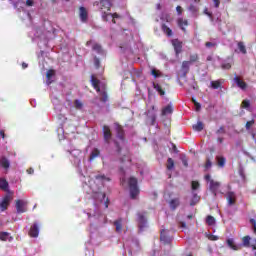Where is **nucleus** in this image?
Returning <instances> with one entry per match:
<instances>
[{
  "label": "nucleus",
  "mask_w": 256,
  "mask_h": 256,
  "mask_svg": "<svg viewBox=\"0 0 256 256\" xmlns=\"http://www.w3.org/2000/svg\"><path fill=\"white\" fill-rule=\"evenodd\" d=\"M128 187L130 189V197L131 199H137V195H139V186L138 180L135 177H130L128 179Z\"/></svg>",
  "instance_id": "1"
},
{
  "label": "nucleus",
  "mask_w": 256,
  "mask_h": 256,
  "mask_svg": "<svg viewBox=\"0 0 256 256\" xmlns=\"http://www.w3.org/2000/svg\"><path fill=\"white\" fill-rule=\"evenodd\" d=\"M205 181H209V189L212 193V195H214V197H217V191H219V188L221 187V182H217L213 179H211V175L210 174H206L204 176Z\"/></svg>",
  "instance_id": "2"
},
{
  "label": "nucleus",
  "mask_w": 256,
  "mask_h": 256,
  "mask_svg": "<svg viewBox=\"0 0 256 256\" xmlns=\"http://www.w3.org/2000/svg\"><path fill=\"white\" fill-rule=\"evenodd\" d=\"M172 46L176 53V57H179V55H181V53H183V42H181L179 39H173Z\"/></svg>",
  "instance_id": "3"
},
{
  "label": "nucleus",
  "mask_w": 256,
  "mask_h": 256,
  "mask_svg": "<svg viewBox=\"0 0 256 256\" xmlns=\"http://www.w3.org/2000/svg\"><path fill=\"white\" fill-rule=\"evenodd\" d=\"M39 227H41V224H39V222H34L31 225L30 230L28 232L29 237H32V238L39 237Z\"/></svg>",
  "instance_id": "4"
},
{
  "label": "nucleus",
  "mask_w": 256,
  "mask_h": 256,
  "mask_svg": "<svg viewBox=\"0 0 256 256\" xmlns=\"http://www.w3.org/2000/svg\"><path fill=\"white\" fill-rule=\"evenodd\" d=\"M102 131L105 143H110L111 137H113V134L111 133V128L108 125H104Z\"/></svg>",
  "instance_id": "5"
},
{
  "label": "nucleus",
  "mask_w": 256,
  "mask_h": 256,
  "mask_svg": "<svg viewBox=\"0 0 256 256\" xmlns=\"http://www.w3.org/2000/svg\"><path fill=\"white\" fill-rule=\"evenodd\" d=\"M254 241H255V244H251V236H244V237L242 238L243 246H244V247H247V248L251 247V249H252L253 251L256 250V239H255ZM254 256H256V251H255V253H254Z\"/></svg>",
  "instance_id": "6"
},
{
  "label": "nucleus",
  "mask_w": 256,
  "mask_h": 256,
  "mask_svg": "<svg viewBox=\"0 0 256 256\" xmlns=\"http://www.w3.org/2000/svg\"><path fill=\"white\" fill-rule=\"evenodd\" d=\"M16 211L17 213H26L27 212V202L23 200H16Z\"/></svg>",
  "instance_id": "7"
},
{
  "label": "nucleus",
  "mask_w": 256,
  "mask_h": 256,
  "mask_svg": "<svg viewBox=\"0 0 256 256\" xmlns=\"http://www.w3.org/2000/svg\"><path fill=\"white\" fill-rule=\"evenodd\" d=\"M177 25L181 29V31H183V33H187V27H189V20L183 19V18H178Z\"/></svg>",
  "instance_id": "8"
},
{
  "label": "nucleus",
  "mask_w": 256,
  "mask_h": 256,
  "mask_svg": "<svg viewBox=\"0 0 256 256\" xmlns=\"http://www.w3.org/2000/svg\"><path fill=\"white\" fill-rule=\"evenodd\" d=\"M10 203H11V196L6 195V196L2 199V201H1V203H0V210H1V211H7V209H8V207H9Z\"/></svg>",
  "instance_id": "9"
},
{
  "label": "nucleus",
  "mask_w": 256,
  "mask_h": 256,
  "mask_svg": "<svg viewBox=\"0 0 256 256\" xmlns=\"http://www.w3.org/2000/svg\"><path fill=\"white\" fill-rule=\"evenodd\" d=\"M91 84L97 93H101V86H99L101 85V81L93 75L91 76Z\"/></svg>",
  "instance_id": "10"
},
{
  "label": "nucleus",
  "mask_w": 256,
  "mask_h": 256,
  "mask_svg": "<svg viewBox=\"0 0 256 256\" xmlns=\"http://www.w3.org/2000/svg\"><path fill=\"white\" fill-rule=\"evenodd\" d=\"M223 83L225 79H218L210 82L211 89H223Z\"/></svg>",
  "instance_id": "11"
},
{
  "label": "nucleus",
  "mask_w": 256,
  "mask_h": 256,
  "mask_svg": "<svg viewBox=\"0 0 256 256\" xmlns=\"http://www.w3.org/2000/svg\"><path fill=\"white\" fill-rule=\"evenodd\" d=\"M116 137L120 139V141H125V130L123 129V126H116Z\"/></svg>",
  "instance_id": "12"
},
{
  "label": "nucleus",
  "mask_w": 256,
  "mask_h": 256,
  "mask_svg": "<svg viewBox=\"0 0 256 256\" xmlns=\"http://www.w3.org/2000/svg\"><path fill=\"white\" fill-rule=\"evenodd\" d=\"M234 81H235L237 87H239V89H242V91H245V89H247V84L245 83V81L241 80L240 77L236 76L234 78Z\"/></svg>",
  "instance_id": "13"
},
{
  "label": "nucleus",
  "mask_w": 256,
  "mask_h": 256,
  "mask_svg": "<svg viewBox=\"0 0 256 256\" xmlns=\"http://www.w3.org/2000/svg\"><path fill=\"white\" fill-rule=\"evenodd\" d=\"M179 205H181V201L179 200V198H173L172 200L169 201L171 211H175V209H177Z\"/></svg>",
  "instance_id": "14"
},
{
  "label": "nucleus",
  "mask_w": 256,
  "mask_h": 256,
  "mask_svg": "<svg viewBox=\"0 0 256 256\" xmlns=\"http://www.w3.org/2000/svg\"><path fill=\"white\" fill-rule=\"evenodd\" d=\"M226 199L229 205H235V202H236L235 192H231V191L227 192Z\"/></svg>",
  "instance_id": "15"
},
{
  "label": "nucleus",
  "mask_w": 256,
  "mask_h": 256,
  "mask_svg": "<svg viewBox=\"0 0 256 256\" xmlns=\"http://www.w3.org/2000/svg\"><path fill=\"white\" fill-rule=\"evenodd\" d=\"M228 247H230V249H232L233 251H239V249H241L240 245H236L235 242L233 241V238H229L226 241Z\"/></svg>",
  "instance_id": "16"
},
{
  "label": "nucleus",
  "mask_w": 256,
  "mask_h": 256,
  "mask_svg": "<svg viewBox=\"0 0 256 256\" xmlns=\"http://www.w3.org/2000/svg\"><path fill=\"white\" fill-rule=\"evenodd\" d=\"M88 13L85 7H80V19L82 23H87Z\"/></svg>",
  "instance_id": "17"
},
{
  "label": "nucleus",
  "mask_w": 256,
  "mask_h": 256,
  "mask_svg": "<svg viewBox=\"0 0 256 256\" xmlns=\"http://www.w3.org/2000/svg\"><path fill=\"white\" fill-rule=\"evenodd\" d=\"M0 166L3 168V169H9V167H11V162H9V159H7V157L3 156L1 159H0Z\"/></svg>",
  "instance_id": "18"
},
{
  "label": "nucleus",
  "mask_w": 256,
  "mask_h": 256,
  "mask_svg": "<svg viewBox=\"0 0 256 256\" xmlns=\"http://www.w3.org/2000/svg\"><path fill=\"white\" fill-rule=\"evenodd\" d=\"M190 65H191V62H189V61H183L182 62L181 70L183 71V76L184 77H187V73H189Z\"/></svg>",
  "instance_id": "19"
},
{
  "label": "nucleus",
  "mask_w": 256,
  "mask_h": 256,
  "mask_svg": "<svg viewBox=\"0 0 256 256\" xmlns=\"http://www.w3.org/2000/svg\"><path fill=\"white\" fill-rule=\"evenodd\" d=\"M100 4L104 9H107V11H111V7H113L112 0H100Z\"/></svg>",
  "instance_id": "20"
},
{
  "label": "nucleus",
  "mask_w": 256,
  "mask_h": 256,
  "mask_svg": "<svg viewBox=\"0 0 256 256\" xmlns=\"http://www.w3.org/2000/svg\"><path fill=\"white\" fill-rule=\"evenodd\" d=\"M160 241L164 242V245H169V243H171V239L165 234V230H162L160 233Z\"/></svg>",
  "instance_id": "21"
},
{
  "label": "nucleus",
  "mask_w": 256,
  "mask_h": 256,
  "mask_svg": "<svg viewBox=\"0 0 256 256\" xmlns=\"http://www.w3.org/2000/svg\"><path fill=\"white\" fill-rule=\"evenodd\" d=\"M161 30L165 35H167V37H173V30H171L167 24H162Z\"/></svg>",
  "instance_id": "22"
},
{
  "label": "nucleus",
  "mask_w": 256,
  "mask_h": 256,
  "mask_svg": "<svg viewBox=\"0 0 256 256\" xmlns=\"http://www.w3.org/2000/svg\"><path fill=\"white\" fill-rule=\"evenodd\" d=\"M173 113V105L168 104L166 107L162 109V116L165 117V115H171Z\"/></svg>",
  "instance_id": "23"
},
{
  "label": "nucleus",
  "mask_w": 256,
  "mask_h": 256,
  "mask_svg": "<svg viewBox=\"0 0 256 256\" xmlns=\"http://www.w3.org/2000/svg\"><path fill=\"white\" fill-rule=\"evenodd\" d=\"M167 171H173L175 169V160L173 158H168L166 162Z\"/></svg>",
  "instance_id": "24"
},
{
  "label": "nucleus",
  "mask_w": 256,
  "mask_h": 256,
  "mask_svg": "<svg viewBox=\"0 0 256 256\" xmlns=\"http://www.w3.org/2000/svg\"><path fill=\"white\" fill-rule=\"evenodd\" d=\"M114 225L117 233H121V231H123V219L119 218L118 220L114 221Z\"/></svg>",
  "instance_id": "25"
},
{
  "label": "nucleus",
  "mask_w": 256,
  "mask_h": 256,
  "mask_svg": "<svg viewBox=\"0 0 256 256\" xmlns=\"http://www.w3.org/2000/svg\"><path fill=\"white\" fill-rule=\"evenodd\" d=\"M100 101L102 103H107V101H109V95L107 94V90H100Z\"/></svg>",
  "instance_id": "26"
},
{
  "label": "nucleus",
  "mask_w": 256,
  "mask_h": 256,
  "mask_svg": "<svg viewBox=\"0 0 256 256\" xmlns=\"http://www.w3.org/2000/svg\"><path fill=\"white\" fill-rule=\"evenodd\" d=\"M0 189L2 191H7V189H9V182H7V179L0 178Z\"/></svg>",
  "instance_id": "27"
},
{
  "label": "nucleus",
  "mask_w": 256,
  "mask_h": 256,
  "mask_svg": "<svg viewBox=\"0 0 256 256\" xmlns=\"http://www.w3.org/2000/svg\"><path fill=\"white\" fill-rule=\"evenodd\" d=\"M153 88L157 91V93H159V95L161 97H163V95H165V90H163V87H161V85L153 82Z\"/></svg>",
  "instance_id": "28"
},
{
  "label": "nucleus",
  "mask_w": 256,
  "mask_h": 256,
  "mask_svg": "<svg viewBox=\"0 0 256 256\" xmlns=\"http://www.w3.org/2000/svg\"><path fill=\"white\" fill-rule=\"evenodd\" d=\"M204 128H205V125L201 121H198L195 125H193L194 131L201 132L203 131Z\"/></svg>",
  "instance_id": "29"
},
{
  "label": "nucleus",
  "mask_w": 256,
  "mask_h": 256,
  "mask_svg": "<svg viewBox=\"0 0 256 256\" xmlns=\"http://www.w3.org/2000/svg\"><path fill=\"white\" fill-rule=\"evenodd\" d=\"M99 155H101V151H99V149L95 148L94 150H92L89 160L93 161V159L99 157Z\"/></svg>",
  "instance_id": "30"
},
{
  "label": "nucleus",
  "mask_w": 256,
  "mask_h": 256,
  "mask_svg": "<svg viewBox=\"0 0 256 256\" xmlns=\"http://www.w3.org/2000/svg\"><path fill=\"white\" fill-rule=\"evenodd\" d=\"M238 49L243 55H247V48L245 47V43L243 42H238Z\"/></svg>",
  "instance_id": "31"
},
{
  "label": "nucleus",
  "mask_w": 256,
  "mask_h": 256,
  "mask_svg": "<svg viewBox=\"0 0 256 256\" xmlns=\"http://www.w3.org/2000/svg\"><path fill=\"white\" fill-rule=\"evenodd\" d=\"M72 157H75L77 159L78 157H81V150L80 149H74L72 151H68Z\"/></svg>",
  "instance_id": "32"
},
{
  "label": "nucleus",
  "mask_w": 256,
  "mask_h": 256,
  "mask_svg": "<svg viewBox=\"0 0 256 256\" xmlns=\"http://www.w3.org/2000/svg\"><path fill=\"white\" fill-rule=\"evenodd\" d=\"M92 49L93 51H96V53H103V48L101 47V44H97L95 43L93 46H92Z\"/></svg>",
  "instance_id": "33"
},
{
  "label": "nucleus",
  "mask_w": 256,
  "mask_h": 256,
  "mask_svg": "<svg viewBox=\"0 0 256 256\" xmlns=\"http://www.w3.org/2000/svg\"><path fill=\"white\" fill-rule=\"evenodd\" d=\"M206 223H207V225L212 227V225H215V217H213L211 215L207 216Z\"/></svg>",
  "instance_id": "34"
},
{
  "label": "nucleus",
  "mask_w": 256,
  "mask_h": 256,
  "mask_svg": "<svg viewBox=\"0 0 256 256\" xmlns=\"http://www.w3.org/2000/svg\"><path fill=\"white\" fill-rule=\"evenodd\" d=\"M231 67H232V64H231V62H228V61H224L221 64V69H224L226 71H229V69H231Z\"/></svg>",
  "instance_id": "35"
},
{
  "label": "nucleus",
  "mask_w": 256,
  "mask_h": 256,
  "mask_svg": "<svg viewBox=\"0 0 256 256\" xmlns=\"http://www.w3.org/2000/svg\"><path fill=\"white\" fill-rule=\"evenodd\" d=\"M138 222L140 223V225H145V223H147V218H145V215L143 214H138Z\"/></svg>",
  "instance_id": "36"
},
{
  "label": "nucleus",
  "mask_w": 256,
  "mask_h": 256,
  "mask_svg": "<svg viewBox=\"0 0 256 256\" xmlns=\"http://www.w3.org/2000/svg\"><path fill=\"white\" fill-rule=\"evenodd\" d=\"M199 187H201V184L199 183V181L194 180L191 182L192 191H197V189H199Z\"/></svg>",
  "instance_id": "37"
},
{
  "label": "nucleus",
  "mask_w": 256,
  "mask_h": 256,
  "mask_svg": "<svg viewBox=\"0 0 256 256\" xmlns=\"http://www.w3.org/2000/svg\"><path fill=\"white\" fill-rule=\"evenodd\" d=\"M217 161H218L219 167H225V162H226L225 157H223V156L217 157Z\"/></svg>",
  "instance_id": "38"
},
{
  "label": "nucleus",
  "mask_w": 256,
  "mask_h": 256,
  "mask_svg": "<svg viewBox=\"0 0 256 256\" xmlns=\"http://www.w3.org/2000/svg\"><path fill=\"white\" fill-rule=\"evenodd\" d=\"M197 61H199V55L198 54L190 55V61H188L189 63H197Z\"/></svg>",
  "instance_id": "39"
},
{
  "label": "nucleus",
  "mask_w": 256,
  "mask_h": 256,
  "mask_svg": "<svg viewBox=\"0 0 256 256\" xmlns=\"http://www.w3.org/2000/svg\"><path fill=\"white\" fill-rule=\"evenodd\" d=\"M241 107L243 109H249V107H251V102L249 100H243L241 103Z\"/></svg>",
  "instance_id": "40"
},
{
  "label": "nucleus",
  "mask_w": 256,
  "mask_h": 256,
  "mask_svg": "<svg viewBox=\"0 0 256 256\" xmlns=\"http://www.w3.org/2000/svg\"><path fill=\"white\" fill-rule=\"evenodd\" d=\"M74 107L75 109H83V102H81V100H75Z\"/></svg>",
  "instance_id": "41"
},
{
  "label": "nucleus",
  "mask_w": 256,
  "mask_h": 256,
  "mask_svg": "<svg viewBox=\"0 0 256 256\" xmlns=\"http://www.w3.org/2000/svg\"><path fill=\"white\" fill-rule=\"evenodd\" d=\"M9 238V233L8 232H1L0 233V241H7Z\"/></svg>",
  "instance_id": "42"
},
{
  "label": "nucleus",
  "mask_w": 256,
  "mask_h": 256,
  "mask_svg": "<svg viewBox=\"0 0 256 256\" xmlns=\"http://www.w3.org/2000/svg\"><path fill=\"white\" fill-rule=\"evenodd\" d=\"M151 75H153V77L157 78V77H159L161 75V72L159 70L153 68L151 70Z\"/></svg>",
  "instance_id": "43"
},
{
  "label": "nucleus",
  "mask_w": 256,
  "mask_h": 256,
  "mask_svg": "<svg viewBox=\"0 0 256 256\" xmlns=\"http://www.w3.org/2000/svg\"><path fill=\"white\" fill-rule=\"evenodd\" d=\"M188 9L191 11V13H199V9L193 4H191Z\"/></svg>",
  "instance_id": "44"
},
{
  "label": "nucleus",
  "mask_w": 256,
  "mask_h": 256,
  "mask_svg": "<svg viewBox=\"0 0 256 256\" xmlns=\"http://www.w3.org/2000/svg\"><path fill=\"white\" fill-rule=\"evenodd\" d=\"M212 165H213V163L211 162V159L207 158L206 163L204 165V168L205 169H211Z\"/></svg>",
  "instance_id": "45"
},
{
  "label": "nucleus",
  "mask_w": 256,
  "mask_h": 256,
  "mask_svg": "<svg viewBox=\"0 0 256 256\" xmlns=\"http://www.w3.org/2000/svg\"><path fill=\"white\" fill-rule=\"evenodd\" d=\"M53 75H55V70H53V69L48 70L46 73V77L48 80L51 79V77H53Z\"/></svg>",
  "instance_id": "46"
},
{
  "label": "nucleus",
  "mask_w": 256,
  "mask_h": 256,
  "mask_svg": "<svg viewBox=\"0 0 256 256\" xmlns=\"http://www.w3.org/2000/svg\"><path fill=\"white\" fill-rule=\"evenodd\" d=\"M192 103H194V106L196 107V111H201V104L197 101H195L194 98H192Z\"/></svg>",
  "instance_id": "47"
},
{
  "label": "nucleus",
  "mask_w": 256,
  "mask_h": 256,
  "mask_svg": "<svg viewBox=\"0 0 256 256\" xmlns=\"http://www.w3.org/2000/svg\"><path fill=\"white\" fill-rule=\"evenodd\" d=\"M253 125H255V120H250L246 122V129L249 130L251 129V127H253Z\"/></svg>",
  "instance_id": "48"
},
{
  "label": "nucleus",
  "mask_w": 256,
  "mask_h": 256,
  "mask_svg": "<svg viewBox=\"0 0 256 256\" xmlns=\"http://www.w3.org/2000/svg\"><path fill=\"white\" fill-rule=\"evenodd\" d=\"M250 223H251V225L253 227V233H254V235H256V220L251 218L250 219Z\"/></svg>",
  "instance_id": "49"
},
{
  "label": "nucleus",
  "mask_w": 256,
  "mask_h": 256,
  "mask_svg": "<svg viewBox=\"0 0 256 256\" xmlns=\"http://www.w3.org/2000/svg\"><path fill=\"white\" fill-rule=\"evenodd\" d=\"M217 135H225V126H221L217 131Z\"/></svg>",
  "instance_id": "50"
},
{
  "label": "nucleus",
  "mask_w": 256,
  "mask_h": 256,
  "mask_svg": "<svg viewBox=\"0 0 256 256\" xmlns=\"http://www.w3.org/2000/svg\"><path fill=\"white\" fill-rule=\"evenodd\" d=\"M181 161H182V165L184 166V167H189V160H187V157H182L181 158Z\"/></svg>",
  "instance_id": "51"
},
{
  "label": "nucleus",
  "mask_w": 256,
  "mask_h": 256,
  "mask_svg": "<svg viewBox=\"0 0 256 256\" xmlns=\"http://www.w3.org/2000/svg\"><path fill=\"white\" fill-rule=\"evenodd\" d=\"M109 17H111V13L104 12L102 14L103 21H109Z\"/></svg>",
  "instance_id": "52"
},
{
  "label": "nucleus",
  "mask_w": 256,
  "mask_h": 256,
  "mask_svg": "<svg viewBox=\"0 0 256 256\" xmlns=\"http://www.w3.org/2000/svg\"><path fill=\"white\" fill-rule=\"evenodd\" d=\"M149 119L151 121V125H155V121H157V115L152 114L151 116H149Z\"/></svg>",
  "instance_id": "53"
},
{
  "label": "nucleus",
  "mask_w": 256,
  "mask_h": 256,
  "mask_svg": "<svg viewBox=\"0 0 256 256\" xmlns=\"http://www.w3.org/2000/svg\"><path fill=\"white\" fill-rule=\"evenodd\" d=\"M205 47H207L208 49H210V47H217V43H215V42H206Z\"/></svg>",
  "instance_id": "54"
},
{
  "label": "nucleus",
  "mask_w": 256,
  "mask_h": 256,
  "mask_svg": "<svg viewBox=\"0 0 256 256\" xmlns=\"http://www.w3.org/2000/svg\"><path fill=\"white\" fill-rule=\"evenodd\" d=\"M114 144H115L117 153L121 154L122 148H121V145H119V142L115 141Z\"/></svg>",
  "instance_id": "55"
},
{
  "label": "nucleus",
  "mask_w": 256,
  "mask_h": 256,
  "mask_svg": "<svg viewBox=\"0 0 256 256\" xmlns=\"http://www.w3.org/2000/svg\"><path fill=\"white\" fill-rule=\"evenodd\" d=\"M125 161H128L129 163H131V158H128L126 155L120 158V163H125Z\"/></svg>",
  "instance_id": "56"
},
{
  "label": "nucleus",
  "mask_w": 256,
  "mask_h": 256,
  "mask_svg": "<svg viewBox=\"0 0 256 256\" xmlns=\"http://www.w3.org/2000/svg\"><path fill=\"white\" fill-rule=\"evenodd\" d=\"M96 179H101L102 181H103V180H105V181H110V179H109V178H106L105 175H97V176H96Z\"/></svg>",
  "instance_id": "57"
},
{
  "label": "nucleus",
  "mask_w": 256,
  "mask_h": 256,
  "mask_svg": "<svg viewBox=\"0 0 256 256\" xmlns=\"http://www.w3.org/2000/svg\"><path fill=\"white\" fill-rule=\"evenodd\" d=\"M213 1V3H214V7L216 8V9H219V5H221V0H212Z\"/></svg>",
  "instance_id": "58"
},
{
  "label": "nucleus",
  "mask_w": 256,
  "mask_h": 256,
  "mask_svg": "<svg viewBox=\"0 0 256 256\" xmlns=\"http://www.w3.org/2000/svg\"><path fill=\"white\" fill-rule=\"evenodd\" d=\"M176 11L178 15H183V8L181 6H177Z\"/></svg>",
  "instance_id": "59"
},
{
  "label": "nucleus",
  "mask_w": 256,
  "mask_h": 256,
  "mask_svg": "<svg viewBox=\"0 0 256 256\" xmlns=\"http://www.w3.org/2000/svg\"><path fill=\"white\" fill-rule=\"evenodd\" d=\"M110 17H112V19H121V15H119L118 13H111Z\"/></svg>",
  "instance_id": "60"
},
{
  "label": "nucleus",
  "mask_w": 256,
  "mask_h": 256,
  "mask_svg": "<svg viewBox=\"0 0 256 256\" xmlns=\"http://www.w3.org/2000/svg\"><path fill=\"white\" fill-rule=\"evenodd\" d=\"M204 15H207L208 17H213V14L209 12V9L207 8L204 9Z\"/></svg>",
  "instance_id": "61"
},
{
  "label": "nucleus",
  "mask_w": 256,
  "mask_h": 256,
  "mask_svg": "<svg viewBox=\"0 0 256 256\" xmlns=\"http://www.w3.org/2000/svg\"><path fill=\"white\" fill-rule=\"evenodd\" d=\"M210 241H218L219 237L215 235H210L209 236Z\"/></svg>",
  "instance_id": "62"
},
{
  "label": "nucleus",
  "mask_w": 256,
  "mask_h": 256,
  "mask_svg": "<svg viewBox=\"0 0 256 256\" xmlns=\"http://www.w3.org/2000/svg\"><path fill=\"white\" fill-rule=\"evenodd\" d=\"M33 0H26L27 7H33Z\"/></svg>",
  "instance_id": "63"
},
{
  "label": "nucleus",
  "mask_w": 256,
  "mask_h": 256,
  "mask_svg": "<svg viewBox=\"0 0 256 256\" xmlns=\"http://www.w3.org/2000/svg\"><path fill=\"white\" fill-rule=\"evenodd\" d=\"M26 171L28 175H33L35 173V170L33 168H28Z\"/></svg>",
  "instance_id": "64"
}]
</instances>
